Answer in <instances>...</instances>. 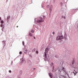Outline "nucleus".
Instances as JSON below:
<instances>
[{"label":"nucleus","mask_w":78,"mask_h":78,"mask_svg":"<svg viewBox=\"0 0 78 78\" xmlns=\"http://www.w3.org/2000/svg\"><path fill=\"white\" fill-rule=\"evenodd\" d=\"M60 36H58L57 37H56V40H57V41H59V39H60Z\"/></svg>","instance_id":"3"},{"label":"nucleus","mask_w":78,"mask_h":78,"mask_svg":"<svg viewBox=\"0 0 78 78\" xmlns=\"http://www.w3.org/2000/svg\"><path fill=\"white\" fill-rule=\"evenodd\" d=\"M49 75L50 78H53V75H52V74H51V73H49Z\"/></svg>","instance_id":"2"},{"label":"nucleus","mask_w":78,"mask_h":78,"mask_svg":"<svg viewBox=\"0 0 78 78\" xmlns=\"http://www.w3.org/2000/svg\"><path fill=\"white\" fill-rule=\"evenodd\" d=\"M36 53H37V54H38L39 53V52L37 51H36Z\"/></svg>","instance_id":"14"},{"label":"nucleus","mask_w":78,"mask_h":78,"mask_svg":"<svg viewBox=\"0 0 78 78\" xmlns=\"http://www.w3.org/2000/svg\"><path fill=\"white\" fill-rule=\"evenodd\" d=\"M73 73H74V75H75V74H76V71H75V72H73Z\"/></svg>","instance_id":"12"},{"label":"nucleus","mask_w":78,"mask_h":78,"mask_svg":"<svg viewBox=\"0 0 78 78\" xmlns=\"http://www.w3.org/2000/svg\"><path fill=\"white\" fill-rule=\"evenodd\" d=\"M75 63V60H73V62H72V64L73 65Z\"/></svg>","instance_id":"10"},{"label":"nucleus","mask_w":78,"mask_h":78,"mask_svg":"<svg viewBox=\"0 0 78 78\" xmlns=\"http://www.w3.org/2000/svg\"><path fill=\"white\" fill-rule=\"evenodd\" d=\"M36 50V48H34L32 50L33 52H34Z\"/></svg>","instance_id":"9"},{"label":"nucleus","mask_w":78,"mask_h":78,"mask_svg":"<svg viewBox=\"0 0 78 78\" xmlns=\"http://www.w3.org/2000/svg\"><path fill=\"white\" fill-rule=\"evenodd\" d=\"M44 22V20L43 18L42 17H40L38 19L36 20V22L37 23H41V22Z\"/></svg>","instance_id":"1"},{"label":"nucleus","mask_w":78,"mask_h":78,"mask_svg":"<svg viewBox=\"0 0 78 78\" xmlns=\"http://www.w3.org/2000/svg\"><path fill=\"white\" fill-rule=\"evenodd\" d=\"M33 69V70H34H34H35L36 69V68H34V69Z\"/></svg>","instance_id":"25"},{"label":"nucleus","mask_w":78,"mask_h":78,"mask_svg":"<svg viewBox=\"0 0 78 78\" xmlns=\"http://www.w3.org/2000/svg\"><path fill=\"white\" fill-rule=\"evenodd\" d=\"M29 35H30V36H32V34H31V33H29Z\"/></svg>","instance_id":"13"},{"label":"nucleus","mask_w":78,"mask_h":78,"mask_svg":"<svg viewBox=\"0 0 78 78\" xmlns=\"http://www.w3.org/2000/svg\"><path fill=\"white\" fill-rule=\"evenodd\" d=\"M62 70H63L64 72H66V69L63 68V69H62Z\"/></svg>","instance_id":"8"},{"label":"nucleus","mask_w":78,"mask_h":78,"mask_svg":"<svg viewBox=\"0 0 78 78\" xmlns=\"http://www.w3.org/2000/svg\"><path fill=\"white\" fill-rule=\"evenodd\" d=\"M1 22L2 23H4L3 21H1Z\"/></svg>","instance_id":"15"},{"label":"nucleus","mask_w":78,"mask_h":78,"mask_svg":"<svg viewBox=\"0 0 78 78\" xmlns=\"http://www.w3.org/2000/svg\"><path fill=\"white\" fill-rule=\"evenodd\" d=\"M60 36V39H62L63 38V36L62 35H61V36Z\"/></svg>","instance_id":"4"},{"label":"nucleus","mask_w":78,"mask_h":78,"mask_svg":"<svg viewBox=\"0 0 78 78\" xmlns=\"http://www.w3.org/2000/svg\"><path fill=\"white\" fill-rule=\"evenodd\" d=\"M45 16H43V18H44V19H45Z\"/></svg>","instance_id":"26"},{"label":"nucleus","mask_w":78,"mask_h":78,"mask_svg":"<svg viewBox=\"0 0 78 78\" xmlns=\"http://www.w3.org/2000/svg\"><path fill=\"white\" fill-rule=\"evenodd\" d=\"M27 49H25L24 50V53H27Z\"/></svg>","instance_id":"6"},{"label":"nucleus","mask_w":78,"mask_h":78,"mask_svg":"<svg viewBox=\"0 0 78 78\" xmlns=\"http://www.w3.org/2000/svg\"><path fill=\"white\" fill-rule=\"evenodd\" d=\"M52 34H55V32H52Z\"/></svg>","instance_id":"22"},{"label":"nucleus","mask_w":78,"mask_h":78,"mask_svg":"<svg viewBox=\"0 0 78 78\" xmlns=\"http://www.w3.org/2000/svg\"><path fill=\"white\" fill-rule=\"evenodd\" d=\"M17 28H18V26H17Z\"/></svg>","instance_id":"27"},{"label":"nucleus","mask_w":78,"mask_h":78,"mask_svg":"<svg viewBox=\"0 0 78 78\" xmlns=\"http://www.w3.org/2000/svg\"><path fill=\"white\" fill-rule=\"evenodd\" d=\"M54 68H55V67L54 66H53V67H52L53 69H54Z\"/></svg>","instance_id":"23"},{"label":"nucleus","mask_w":78,"mask_h":78,"mask_svg":"<svg viewBox=\"0 0 78 78\" xmlns=\"http://www.w3.org/2000/svg\"><path fill=\"white\" fill-rule=\"evenodd\" d=\"M1 27H3V24H1Z\"/></svg>","instance_id":"21"},{"label":"nucleus","mask_w":78,"mask_h":78,"mask_svg":"<svg viewBox=\"0 0 78 78\" xmlns=\"http://www.w3.org/2000/svg\"><path fill=\"white\" fill-rule=\"evenodd\" d=\"M34 39H36V37H34Z\"/></svg>","instance_id":"24"},{"label":"nucleus","mask_w":78,"mask_h":78,"mask_svg":"<svg viewBox=\"0 0 78 78\" xmlns=\"http://www.w3.org/2000/svg\"><path fill=\"white\" fill-rule=\"evenodd\" d=\"M44 53V56L45 58H47V52H45Z\"/></svg>","instance_id":"7"},{"label":"nucleus","mask_w":78,"mask_h":78,"mask_svg":"<svg viewBox=\"0 0 78 78\" xmlns=\"http://www.w3.org/2000/svg\"><path fill=\"white\" fill-rule=\"evenodd\" d=\"M22 71H20V74L22 75Z\"/></svg>","instance_id":"11"},{"label":"nucleus","mask_w":78,"mask_h":78,"mask_svg":"<svg viewBox=\"0 0 78 78\" xmlns=\"http://www.w3.org/2000/svg\"><path fill=\"white\" fill-rule=\"evenodd\" d=\"M1 20V18H0V20Z\"/></svg>","instance_id":"28"},{"label":"nucleus","mask_w":78,"mask_h":78,"mask_svg":"<svg viewBox=\"0 0 78 78\" xmlns=\"http://www.w3.org/2000/svg\"><path fill=\"white\" fill-rule=\"evenodd\" d=\"M48 48H46L45 50V52H48Z\"/></svg>","instance_id":"5"},{"label":"nucleus","mask_w":78,"mask_h":78,"mask_svg":"<svg viewBox=\"0 0 78 78\" xmlns=\"http://www.w3.org/2000/svg\"><path fill=\"white\" fill-rule=\"evenodd\" d=\"M47 8H48L49 7V5H48L47 6Z\"/></svg>","instance_id":"17"},{"label":"nucleus","mask_w":78,"mask_h":78,"mask_svg":"<svg viewBox=\"0 0 78 78\" xmlns=\"http://www.w3.org/2000/svg\"><path fill=\"white\" fill-rule=\"evenodd\" d=\"M20 54H22V51H20L19 53Z\"/></svg>","instance_id":"19"},{"label":"nucleus","mask_w":78,"mask_h":78,"mask_svg":"<svg viewBox=\"0 0 78 78\" xmlns=\"http://www.w3.org/2000/svg\"><path fill=\"white\" fill-rule=\"evenodd\" d=\"M62 18H63L64 19H66V18H65V16H62Z\"/></svg>","instance_id":"16"},{"label":"nucleus","mask_w":78,"mask_h":78,"mask_svg":"<svg viewBox=\"0 0 78 78\" xmlns=\"http://www.w3.org/2000/svg\"><path fill=\"white\" fill-rule=\"evenodd\" d=\"M9 73H11V71L10 70H9Z\"/></svg>","instance_id":"18"},{"label":"nucleus","mask_w":78,"mask_h":78,"mask_svg":"<svg viewBox=\"0 0 78 78\" xmlns=\"http://www.w3.org/2000/svg\"><path fill=\"white\" fill-rule=\"evenodd\" d=\"M31 32L32 33H34V31L33 30H32L31 31Z\"/></svg>","instance_id":"20"}]
</instances>
